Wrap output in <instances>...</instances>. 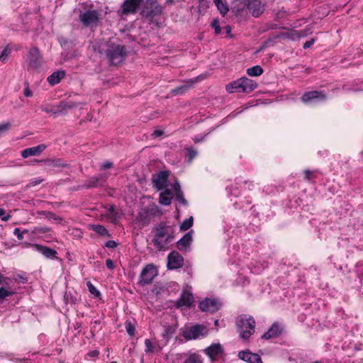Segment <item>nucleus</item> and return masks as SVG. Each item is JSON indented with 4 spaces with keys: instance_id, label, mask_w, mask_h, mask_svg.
I'll list each match as a JSON object with an SVG mask.
<instances>
[{
    "instance_id": "nucleus-1",
    "label": "nucleus",
    "mask_w": 363,
    "mask_h": 363,
    "mask_svg": "<svg viewBox=\"0 0 363 363\" xmlns=\"http://www.w3.org/2000/svg\"><path fill=\"white\" fill-rule=\"evenodd\" d=\"M236 326L240 337L243 340H247L255 333V320L248 315L242 314L237 317Z\"/></svg>"
},
{
    "instance_id": "nucleus-2",
    "label": "nucleus",
    "mask_w": 363,
    "mask_h": 363,
    "mask_svg": "<svg viewBox=\"0 0 363 363\" xmlns=\"http://www.w3.org/2000/svg\"><path fill=\"white\" fill-rule=\"evenodd\" d=\"M208 334V329L203 325H194L186 328L182 333L183 337L187 340H196L204 337Z\"/></svg>"
},
{
    "instance_id": "nucleus-3",
    "label": "nucleus",
    "mask_w": 363,
    "mask_h": 363,
    "mask_svg": "<svg viewBox=\"0 0 363 363\" xmlns=\"http://www.w3.org/2000/svg\"><path fill=\"white\" fill-rule=\"evenodd\" d=\"M162 7L157 0H147L140 12L142 17L152 18L162 13Z\"/></svg>"
},
{
    "instance_id": "nucleus-4",
    "label": "nucleus",
    "mask_w": 363,
    "mask_h": 363,
    "mask_svg": "<svg viewBox=\"0 0 363 363\" xmlns=\"http://www.w3.org/2000/svg\"><path fill=\"white\" fill-rule=\"evenodd\" d=\"M26 62L28 68L33 70H38L40 67L43 64V55L38 48L33 47L30 48Z\"/></svg>"
},
{
    "instance_id": "nucleus-5",
    "label": "nucleus",
    "mask_w": 363,
    "mask_h": 363,
    "mask_svg": "<svg viewBox=\"0 0 363 363\" xmlns=\"http://www.w3.org/2000/svg\"><path fill=\"white\" fill-rule=\"evenodd\" d=\"M328 99L327 94L322 91H311L305 92L301 97L303 104H313L325 101Z\"/></svg>"
},
{
    "instance_id": "nucleus-6",
    "label": "nucleus",
    "mask_w": 363,
    "mask_h": 363,
    "mask_svg": "<svg viewBox=\"0 0 363 363\" xmlns=\"http://www.w3.org/2000/svg\"><path fill=\"white\" fill-rule=\"evenodd\" d=\"M266 9V4L262 0H247V11L255 18L262 16Z\"/></svg>"
},
{
    "instance_id": "nucleus-7",
    "label": "nucleus",
    "mask_w": 363,
    "mask_h": 363,
    "mask_svg": "<svg viewBox=\"0 0 363 363\" xmlns=\"http://www.w3.org/2000/svg\"><path fill=\"white\" fill-rule=\"evenodd\" d=\"M79 19L85 26H96L99 20V13L95 10H89L82 13Z\"/></svg>"
},
{
    "instance_id": "nucleus-8",
    "label": "nucleus",
    "mask_w": 363,
    "mask_h": 363,
    "mask_svg": "<svg viewBox=\"0 0 363 363\" xmlns=\"http://www.w3.org/2000/svg\"><path fill=\"white\" fill-rule=\"evenodd\" d=\"M203 352L211 361H216L225 354L224 348L220 343H212Z\"/></svg>"
},
{
    "instance_id": "nucleus-9",
    "label": "nucleus",
    "mask_w": 363,
    "mask_h": 363,
    "mask_svg": "<svg viewBox=\"0 0 363 363\" xmlns=\"http://www.w3.org/2000/svg\"><path fill=\"white\" fill-rule=\"evenodd\" d=\"M143 0H125L118 11L121 16L135 13Z\"/></svg>"
},
{
    "instance_id": "nucleus-10",
    "label": "nucleus",
    "mask_w": 363,
    "mask_h": 363,
    "mask_svg": "<svg viewBox=\"0 0 363 363\" xmlns=\"http://www.w3.org/2000/svg\"><path fill=\"white\" fill-rule=\"evenodd\" d=\"M157 232L155 233V242L158 244L159 238H163L166 239V241H172L174 238L173 231L171 227L166 225L164 223H161L158 225L156 228Z\"/></svg>"
},
{
    "instance_id": "nucleus-11",
    "label": "nucleus",
    "mask_w": 363,
    "mask_h": 363,
    "mask_svg": "<svg viewBox=\"0 0 363 363\" xmlns=\"http://www.w3.org/2000/svg\"><path fill=\"white\" fill-rule=\"evenodd\" d=\"M199 307L202 311L213 313L219 310L220 303L216 299L206 298L199 303Z\"/></svg>"
},
{
    "instance_id": "nucleus-12",
    "label": "nucleus",
    "mask_w": 363,
    "mask_h": 363,
    "mask_svg": "<svg viewBox=\"0 0 363 363\" xmlns=\"http://www.w3.org/2000/svg\"><path fill=\"white\" fill-rule=\"evenodd\" d=\"M184 258L177 251H172L167 257V267L170 270L177 269L183 265Z\"/></svg>"
},
{
    "instance_id": "nucleus-13",
    "label": "nucleus",
    "mask_w": 363,
    "mask_h": 363,
    "mask_svg": "<svg viewBox=\"0 0 363 363\" xmlns=\"http://www.w3.org/2000/svg\"><path fill=\"white\" fill-rule=\"evenodd\" d=\"M194 296L188 289H184L180 298L176 301L177 308H190L194 303Z\"/></svg>"
},
{
    "instance_id": "nucleus-14",
    "label": "nucleus",
    "mask_w": 363,
    "mask_h": 363,
    "mask_svg": "<svg viewBox=\"0 0 363 363\" xmlns=\"http://www.w3.org/2000/svg\"><path fill=\"white\" fill-rule=\"evenodd\" d=\"M169 173L167 171H161L152 176L154 187L157 190H162L167 186Z\"/></svg>"
},
{
    "instance_id": "nucleus-15",
    "label": "nucleus",
    "mask_w": 363,
    "mask_h": 363,
    "mask_svg": "<svg viewBox=\"0 0 363 363\" xmlns=\"http://www.w3.org/2000/svg\"><path fill=\"white\" fill-rule=\"evenodd\" d=\"M107 177L108 175L106 174L90 177L85 182L84 186L88 189L101 186L106 182Z\"/></svg>"
},
{
    "instance_id": "nucleus-16",
    "label": "nucleus",
    "mask_w": 363,
    "mask_h": 363,
    "mask_svg": "<svg viewBox=\"0 0 363 363\" xmlns=\"http://www.w3.org/2000/svg\"><path fill=\"white\" fill-rule=\"evenodd\" d=\"M284 330V327L281 324L275 323L271 328L263 334L262 337L265 340H269L273 337L279 336Z\"/></svg>"
},
{
    "instance_id": "nucleus-17",
    "label": "nucleus",
    "mask_w": 363,
    "mask_h": 363,
    "mask_svg": "<svg viewBox=\"0 0 363 363\" xmlns=\"http://www.w3.org/2000/svg\"><path fill=\"white\" fill-rule=\"evenodd\" d=\"M238 357L248 363H262V359L257 354L252 353L249 350L240 351L238 353Z\"/></svg>"
},
{
    "instance_id": "nucleus-18",
    "label": "nucleus",
    "mask_w": 363,
    "mask_h": 363,
    "mask_svg": "<svg viewBox=\"0 0 363 363\" xmlns=\"http://www.w3.org/2000/svg\"><path fill=\"white\" fill-rule=\"evenodd\" d=\"M45 148L46 145L44 144L28 147L21 152V156L23 158H28L30 156H38L40 155L45 150Z\"/></svg>"
},
{
    "instance_id": "nucleus-19",
    "label": "nucleus",
    "mask_w": 363,
    "mask_h": 363,
    "mask_svg": "<svg viewBox=\"0 0 363 363\" xmlns=\"http://www.w3.org/2000/svg\"><path fill=\"white\" fill-rule=\"evenodd\" d=\"M193 231L191 230L186 233L181 239L177 242V247L180 251H186L190 247L192 242Z\"/></svg>"
},
{
    "instance_id": "nucleus-20",
    "label": "nucleus",
    "mask_w": 363,
    "mask_h": 363,
    "mask_svg": "<svg viewBox=\"0 0 363 363\" xmlns=\"http://www.w3.org/2000/svg\"><path fill=\"white\" fill-rule=\"evenodd\" d=\"M115 67L121 65L125 60L127 56V50L125 46H115Z\"/></svg>"
},
{
    "instance_id": "nucleus-21",
    "label": "nucleus",
    "mask_w": 363,
    "mask_h": 363,
    "mask_svg": "<svg viewBox=\"0 0 363 363\" xmlns=\"http://www.w3.org/2000/svg\"><path fill=\"white\" fill-rule=\"evenodd\" d=\"M231 11L235 16L242 15L245 11H247V0H233Z\"/></svg>"
},
{
    "instance_id": "nucleus-22",
    "label": "nucleus",
    "mask_w": 363,
    "mask_h": 363,
    "mask_svg": "<svg viewBox=\"0 0 363 363\" xmlns=\"http://www.w3.org/2000/svg\"><path fill=\"white\" fill-rule=\"evenodd\" d=\"M30 246L33 248L34 250L38 252L39 253L42 254L47 258H53L55 257L57 252L51 248H49L48 247L35 244V245H30Z\"/></svg>"
},
{
    "instance_id": "nucleus-23",
    "label": "nucleus",
    "mask_w": 363,
    "mask_h": 363,
    "mask_svg": "<svg viewBox=\"0 0 363 363\" xmlns=\"http://www.w3.org/2000/svg\"><path fill=\"white\" fill-rule=\"evenodd\" d=\"M3 279L4 280L3 285H5L6 287L1 286L0 288V300L4 299L6 297L11 296L13 295L16 291L10 286V283L9 280L3 277Z\"/></svg>"
},
{
    "instance_id": "nucleus-24",
    "label": "nucleus",
    "mask_w": 363,
    "mask_h": 363,
    "mask_svg": "<svg viewBox=\"0 0 363 363\" xmlns=\"http://www.w3.org/2000/svg\"><path fill=\"white\" fill-rule=\"evenodd\" d=\"M199 79V77L194 79H191L184 82L185 84L181 85L172 90L174 94H183L186 92L190 87H191Z\"/></svg>"
},
{
    "instance_id": "nucleus-25",
    "label": "nucleus",
    "mask_w": 363,
    "mask_h": 363,
    "mask_svg": "<svg viewBox=\"0 0 363 363\" xmlns=\"http://www.w3.org/2000/svg\"><path fill=\"white\" fill-rule=\"evenodd\" d=\"M242 82V92L250 93L257 87V84L252 79H248L245 77H241Z\"/></svg>"
},
{
    "instance_id": "nucleus-26",
    "label": "nucleus",
    "mask_w": 363,
    "mask_h": 363,
    "mask_svg": "<svg viewBox=\"0 0 363 363\" xmlns=\"http://www.w3.org/2000/svg\"><path fill=\"white\" fill-rule=\"evenodd\" d=\"M226 90L229 93H233V92H239V93H243L242 92V82L241 80V78L232 82L231 83L226 85L225 87Z\"/></svg>"
},
{
    "instance_id": "nucleus-27",
    "label": "nucleus",
    "mask_w": 363,
    "mask_h": 363,
    "mask_svg": "<svg viewBox=\"0 0 363 363\" xmlns=\"http://www.w3.org/2000/svg\"><path fill=\"white\" fill-rule=\"evenodd\" d=\"M65 76V72L63 70L54 72L48 77V82L52 86L58 84L60 80Z\"/></svg>"
},
{
    "instance_id": "nucleus-28",
    "label": "nucleus",
    "mask_w": 363,
    "mask_h": 363,
    "mask_svg": "<svg viewBox=\"0 0 363 363\" xmlns=\"http://www.w3.org/2000/svg\"><path fill=\"white\" fill-rule=\"evenodd\" d=\"M172 199V193L170 189H165L160 194L159 201L162 205L169 206Z\"/></svg>"
},
{
    "instance_id": "nucleus-29",
    "label": "nucleus",
    "mask_w": 363,
    "mask_h": 363,
    "mask_svg": "<svg viewBox=\"0 0 363 363\" xmlns=\"http://www.w3.org/2000/svg\"><path fill=\"white\" fill-rule=\"evenodd\" d=\"M218 10L223 16L229 11V8L225 0H213Z\"/></svg>"
},
{
    "instance_id": "nucleus-30",
    "label": "nucleus",
    "mask_w": 363,
    "mask_h": 363,
    "mask_svg": "<svg viewBox=\"0 0 363 363\" xmlns=\"http://www.w3.org/2000/svg\"><path fill=\"white\" fill-rule=\"evenodd\" d=\"M157 274H140L138 284L140 286L150 284Z\"/></svg>"
},
{
    "instance_id": "nucleus-31",
    "label": "nucleus",
    "mask_w": 363,
    "mask_h": 363,
    "mask_svg": "<svg viewBox=\"0 0 363 363\" xmlns=\"http://www.w3.org/2000/svg\"><path fill=\"white\" fill-rule=\"evenodd\" d=\"M89 228L94 230L99 235L104 237H111V234L108 233L107 230L101 225H89Z\"/></svg>"
},
{
    "instance_id": "nucleus-32",
    "label": "nucleus",
    "mask_w": 363,
    "mask_h": 363,
    "mask_svg": "<svg viewBox=\"0 0 363 363\" xmlns=\"http://www.w3.org/2000/svg\"><path fill=\"white\" fill-rule=\"evenodd\" d=\"M151 218H152L150 217V214H148L145 209H142L138 216V222L141 223L143 225L149 223Z\"/></svg>"
},
{
    "instance_id": "nucleus-33",
    "label": "nucleus",
    "mask_w": 363,
    "mask_h": 363,
    "mask_svg": "<svg viewBox=\"0 0 363 363\" xmlns=\"http://www.w3.org/2000/svg\"><path fill=\"white\" fill-rule=\"evenodd\" d=\"M86 286L88 288V290L89 293L91 294V296L94 298L101 299V293L100 291L96 289V286H94L90 281H86Z\"/></svg>"
},
{
    "instance_id": "nucleus-34",
    "label": "nucleus",
    "mask_w": 363,
    "mask_h": 363,
    "mask_svg": "<svg viewBox=\"0 0 363 363\" xmlns=\"http://www.w3.org/2000/svg\"><path fill=\"white\" fill-rule=\"evenodd\" d=\"M262 73L263 69L259 65H256L247 69V74L251 77H258Z\"/></svg>"
},
{
    "instance_id": "nucleus-35",
    "label": "nucleus",
    "mask_w": 363,
    "mask_h": 363,
    "mask_svg": "<svg viewBox=\"0 0 363 363\" xmlns=\"http://www.w3.org/2000/svg\"><path fill=\"white\" fill-rule=\"evenodd\" d=\"M41 110L45 113L50 114H57L61 112L59 104L55 107L50 105H45L41 106Z\"/></svg>"
},
{
    "instance_id": "nucleus-36",
    "label": "nucleus",
    "mask_w": 363,
    "mask_h": 363,
    "mask_svg": "<svg viewBox=\"0 0 363 363\" xmlns=\"http://www.w3.org/2000/svg\"><path fill=\"white\" fill-rule=\"evenodd\" d=\"M184 363H202L201 357L196 353L190 354Z\"/></svg>"
},
{
    "instance_id": "nucleus-37",
    "label": "nucleus",
    "mask_w": 363,
    "mask_h": 363,
    "mask_svg": "<svg viewBox=\"0 0 363 363\" xmlns=\"http://www.w3.org/2000/svg\"><path fill=\"white\" fill-rule=\"evenodd\" d=\"M158 241L160 243L158 244L157 242H155V235L153 238L152 242L154 245L156 247V248L159 250H164L167 245L170 242V241H166L165 238H159Z\"/></svg>"
},
{
    "instance_id": "nucleus-38",
    "label": "nucleus",
    "mask_w": 363,
    "mask_h": 363,
    "mask_svg": "<svg viewBox=\"0 0 363 363\" xmlns=\"http://www.w3.org/2000/svg\"><path fill=\"white\" fill-rule=\"evenodd\" d=\"M193 222L194 218L192 216L185 219L180 225V230L183 231L189 230L193 225Z\"/></svg>"
},
{
    "instance_id": "nucleus-39",
    "label": "nucleus",
    "mask_w": 363,
    "mask_h": 363,
    "mask_svg": "<svg viewBox=\"0 0 363 363\" xmlns=\"http://www.w3.org/2000/svg\"><path fill=\"white\" fill-rule=\"evenodd\" d=\"M78 104L73 102V101H68V102H60L59 104V108H60V111L66 110V109H71L73 108L77 107Z\"/></svg>"
},
{
    "instance_id": "nucleus-40",
    "label": "nucleus",
    "mask_w": 363,
    "mask_h": 363,
    "mask_svg": "<svg viewBox=\"0 0 363 363\" xmlns=\"http://www.w3.org/2000/svg\"><path fill=\"white\" fill-rule=\"evenodd\" d=\"M175 199H176L177 201H178L183 206H187L188 205V201L184 198L183 192L182 191H179V192H176V194H175Z\"/></svg>"
},
{
    "instance_id": "nucleus-41",
    "label": "nucleus",
    "mask_w": 363,
    "mask_h": 363,
    "mask_svg": "<svg viewBox=\"0 0 363 363\" xmlns=\"http://www.w3.org/2000/svg\"><path fill=\"white\" fill-rule=\"evenodd\" d=\"M186 157L188 158V162L191 163L194 158L197 155V151L193 147L187 148Z\"/></svg>"
},
{
    "instance_id": "nucleus-42",
    "label": "nucleus",
    "mask_w": 363,
    "mask_h": 363,
    "mask_svg": "<svg viewBox=\"0 0 363 363\" xmlns=\"http://www.w3.org/2000/svg\"><path fill=\"white\" fill-rule=\"evenodd\" d=\"M125 328L126 329L127 333L130 336H133L135 334V327L130 321H126L125 323Z\"/></svg>"
},
{
    "instance_id": "nucleus-43",
    "label": "nucleus",
    "mask_w": 363,
    "mask_h": 363,
    "mask_svg": "<svg viewBox=\"0 0 363 363\" xmlns=\"http://www.w3.org/2000/svg\"><path fill=\"white\" fill-rule=\"evenodd\" d=\"M158 268L154 264H148L142 269L141 272H157Z\"/></svg>"
},
{
    "instance_id": "nucleus-44",
    "label": "nucleus",
    "mask_w": 363,
    "mask_h": 363,
    "mask_svg": "<svg viewBox=\"0 0 363 363\" xmlns=\"http://www.w3.org/2000/svg\"><path fill=\"white\" fill-rule=\"evenodd\" d=\"M145 209L148 213V214H150L151 218L155 216L159 211L158 208L156 206H150Z\"/></svg>"
},
{
    "instance_id": "nucleus-45",
    "label": "nucleus",
    "mask_w": 363,
    "mask_h": 363,
    "mask_svg": "<svg viewBox=\"0 0 363 363\" xmlns=\"http://www.w3.org/2000/svg\"><path fill=\"white\" fill-rule=\"evenodd\" d=\"M312 33V30L310 27L307 26L306 28L297 31V35L299 38H303Z\"/></svg>"
},
{
    "instance_id": "nucleus-46",
    "label": "nucleus",
    "mask_w": 363,
    "mask_h": 363,
    "mask_svg": "<svg viewBox=\"0 0 363 363\" xmlns=\"http://www.w3.org/2000/svg\"><path fill=\"white\" fill-rule=\"evenodd\" d=\"M9 54L10 50H9L8 47H5L0 54V61L5 62L8 59Z\"/></svg>"
},
{
    "instance_id": "nucleus-47",
    "label": "nucleus",
    "mask_w": 363,
    "mask_h": 363,
    "mask_svg": "<svg viewBox=\"0 0 363 363\" xmlns=\"http://www.w3.org/2000/svg\"><path fill=\"white\" fill-rule=\"evenodd\" d=\"M145 352L146 353H152L154 351V346L151 342L150 340L149 339H146L145 340Z\"/></svg>"
},
{
    "instance_id": "nucleus-48",
    "label": "nucleus",
    "mask_w": 363,
    "mask_h": 363,
    "mask_svg": "<svg viewBox=\"0 0 363 363\" xmlns=\"http://www.w3.org/2000/svg\"><path fill=\"white\" fill-rule=\"evenodd\" d=\"M42 214H44V215H46V216L49 218V219H53L55 220H56L57 223H60L62 219L58 216H57L55 213H52V212H43Z\"/></svg>"
},
{
    "instance_id": "nucleus-49",
    "label": "nucleus",
    "mask_w": 363,
    "mask_h": 363,
    "mask_svg": "<svg viewBox=\"0 0 363 363\" xmlns=\"http://www.w3.org/2000/svg\"><path fill=\"white\" fill-rule=\"evenodd\" d=\"M211 26L212 28L215 29V33L216 34H220L221 32V28L219 26V21L218 19H213L211 22Z\"/></svg>"
},
{
    "instance_id": "nucleus-50",
    "label": "nucleus",
    "mask_w": 363,
    "mask_h": 363,
    "mask_svg": "<svg viewBox=\"0 0 363 363\" xmlns=\"http://www.w3.org/2000/svg\"><path fill=\"white\" fill-rule=\"evenodd\" d=\"M50 229L47 226L36 227L34 229V233L36 234H41L50 232Z\"/></svg>"
},
{
    "instance_id": "nucleus-51",
    "label": "nucleus",
    "mask_w": 363,
    "mask_h": 363,
    "mask_svg": "<svg viewBox=\"0 0 363 363\" xmlns=\"http://www.w3.org/2000/svg\"><path fill=\"white\" fill-rule=\"evenodd\" d=\"M10 127L11 124L9 123L0 124V136L6 133Z\"/></svg>"
},
{
    "instance_id": "nucleus-52",
    "label": "nucleus",
    "mask_w": 363,
    "mask_h": 363,
    "mask_svg": "<svg viewBox=\"0 0 363 363\" xmlns=\"http://www.w3.org/2000/svg\"><path fill=\"white\" fill-rule=\"evenodd\" d=\"M43 181V179H40V178H34V179H32L28 184V186L29 187H31V186H35L36 185H38L40 184Z\"/></svg>"
},
{
    "instance_id": "nucleus-53",
    "label": "nucleus",
    "mask_w": 363,
    "mask_h": 363,
    "mask_svg": "<svg viewBox=\"0 0 363 363\" xmlns=\"http://www.w3.org/2000/svg\"><path fill=\"white\" fill-rule=\"evenodd\" d=\"M0 217L3 221H7L11 218V216L6 214V211L3 208H0Z\"/></svg>"
},
{
    "instance_id": "nucleus-54",
    "label": "nucleus",
    "mask_w": 363,
    "mask_h": 363,
    "mask_svg": "<svg viewBox=\"0 0 363 363\" xmlns=\"http://www.w3.org/2000/svg\"><path fill=\"white\" fill-rule=\"evenodd\" d=\"M26 233L28 232V230H25ZM23 232L21 231L19 228H15L13 230V234L17 237V238L20 240H22L23 239Z\"/></svg>"
},
{
    "instance_id": "nucleus-55",
    "label": "nucleus",
    "mask_w": 363,
    "mask_h": 363,
    "mask_svg": "<svg viewBox=\"0 0 363 363\" xmlns=\"http://www.w3.org/2000/svg\"><path fill=\"white\" fill-rule=\"evenodd\" d=\"M50 165H52L53 167H62L67 166V164L65 163L62 162V161L61 160H56L51 161Z\"/></svg>"
},
{
    "instance_id": "nucleus-56",
    "label": "nucleus",
    "mask_w": 363,
    "mask_h": 363,
    "mask_svg": "<svg viewBox=\"0 0 363 363\" xmlns=\"http://www.w3.org/2000/svg\"><path fill=\"white\" fill-rule=\"evenodd\" d=\"M106 55L108 57L111 64H112L113 60V51L111 49L106 50Z\"/></svg>"
},
{
    "instance_id": "nucleus-57",
    "label": "nucleus",
    "mask_w": 363,
    "mask_h": 363,
    "mask_svg": "<svg viewBox=\"0 0 363 363\" xmlns=\"http://www.w3.org/2000/svg\"><path fill=\"white\" fill-rule=\"evenodd\" d=\"M315 42V39L314 38H311L310 40H308L306 41L303 45V48L304 49H307L308 48H310Z\"/></svg>"
},
{
    "instance_id": "nucleus-58",
    "label": "nucleus",
    "mask_w": 363,
    "mask_h": 363,
    "mask_svg": "<svg viewBox=\"0 0 363 363\" xmlns=\"http://www.w3.org/2000/svg\"><path fill=\"white\" fill-rule=\"evenodd\" d=\"M24 95L26 97H30L32 96L33 95V93L31 91V90L30 89L29 86H27L25 89H24Z\"/></svg>"
},
{
    "instance_id": "nucleus-59",
    "label": "nucleus",
    "mask_w": 363,
    "mask_h": 363,
    "mask_svg": "<svg viewBox=\"0 0 363 363\" xmlns=\"http://www.w3.org/2000/svg\"><path fill=\"white\" fill-rule=\"evenodd\" d=\"M164 134V132L163 130H155L153 133H152V135L157 138V137H160L162 136V135Z\"/></svg>"
},
{
    "instance_id": "nucleus-60",
    "label": "nucleus",
    "mask_w": 363,
    "mask_h": 363,
    "mask_svg": "<svg viewBox=\"0 0 363 363\" xmlns=\"http://www.w3.org/2000/svg\"><path fill=\"white\" fill-rule=\"evenodd\" d=\"M304 174H305V179L308 181H310L311 180V176L312 174V172L309 170V169H306L304 171Z\"/></svg>"
},
{
    "instance_id": "nucleus-61",
    "label": "nucleus",
    "mask_w": 363,
    "mask_h": 363,
    "mask_svg": "<svg viewBox=\"0 0 363 363\" xmlns=\"http://www.w3.org/2000/svg\"><path fill=\"white\" fill-rule=\"evenodd\" d=\"M106 266L111 270L113 269V262L111 259L106 260Z\"/></svg>"
},
{
    "instance_id": "nucleus-62",
    "label": "nucleus",
    "mask_w": 363,
    "mask_h": 363,
    "mask_svg": "<svg viewBox=\"0 0 363 363\" xmlns=\"http://www.w3.org/2000/svg\"><path fill=\"white\" fill-rule=\"evenodd\" d=\"M173 189L175 191V193L176 192H179V191H182L181 190V187H180V184L178 182H176L173 186Z\"/></svg>"
},
{
    "instance_id": "nucleus-63",
    "label": "nucleus",
    "mask_w": 363,
    "mask_h": 363,
    "mask_svg": "<svg viewBox=\"0 0 363 363\" xmlns=\"http://www.w3.org/2000/svg\"><path fill=\"white\" fill-rule=\"evenodd\" d=\"M170 330H171L170 328L165 329V330L162 335L164 338L168 339L169 337V334L170 333Z\"/></svg>"
},
{
    "instance_id": "nucleus-64",
    "label": "nucleus",
    "mask_w": 363,
    "mask_h": 363,
    "mask_svg": "<svg viewBox=\"0 0 363 363\" xmlns=\"http://www.w3.org/2000/svg\"><path fill=\"white\" fill-rule=\"evenodd\" d=\"M99 354V352L96 351V350H94V351H91L90 352L88 353V355L91 357H97Z\"/></svg>"
}]
</instances>
